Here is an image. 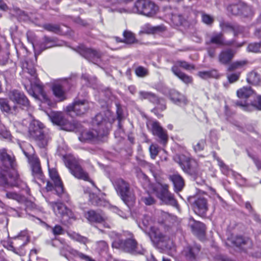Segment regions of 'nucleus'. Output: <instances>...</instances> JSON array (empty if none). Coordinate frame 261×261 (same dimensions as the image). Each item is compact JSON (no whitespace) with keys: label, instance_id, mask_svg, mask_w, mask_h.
<instances>
[{"label":"nucleus","instance_id":"f257e3e1","mask_svg":"<svg viewBox=\"0 0 261 261\" xmlns=\"http://www.w3.org/2000/svg\"><path fill=\"white\" fill-rule=\"evenodd\" d=\"M14 157L8 154L5 149L0 150V186L6 191V196H18L7 190L17 186L20 182L18 174L14 170Z\"/></svg>","mask_w":261,"mask_h":261},{"label":"nucleus","instance_id":"f03ea898","mask_svg":"<svg viewBox=\"0 0 261 261\" xmlns=\"http://www.w3.org/2000/svg\"><path fill=\"white\" fill-rule=\"evenodd\" d=\"M22 68L23 74L27 73L30 76L25 75L29 80L30 85H27V83L24 84L29 93L35 99H38L42 102L50 105V101L44 92L43 86L38 80L34 64L31 61H25L23 63Z\"/></svg>","mask_w":261,"mask_h":261},{"label":"nucleus","instance_id":"7ed1b4c3","mask_svg":"<svg viewBox=\"0 0 261 261\" xmlns=\"http://www.w3.org/2000/svg\"><path fill=\"white\" fill-rule=\"evenodd\" d=\"M29 134L40 148L46 147L50 140L48 130L42 122L37 120H33L30 123Z\"/></svg>","mask_w":261,"mask_h":261},{"label":"nucleus","instance_id":"20e7f679","mask_svg":"<svg viewBox=\"0 0 261 261\" xmlns=\"http://www.w3.org/2000/svg\"><path fill=\"white\" fill-rule=\"evenodd\" d=\"M158 10V6L149 0H137L133 7L128 12L152 17L156 14Z\"/></svg>","mask_w":261,"mask_h":261},{"label":"nucleus","instance_id":"39448f33","mask_svg":"<svg viewBox=\"0 0 261 261\" xmlns=\"http://www.w3.org/2000/svg\"><path fill=\"white\" fill-rule=\"evenodd\" d=\"M64 159L66 166L75 177L86 181L90 180L88 173L82 168L79 160L72 156L65 157Z\"/></svg>","mask_w":261,"mask_h":261},{"label":"nucleus","instance_id":"423d86ee","mask_svg":"<svg viewBox=\"0 0 261 261\" xmlns=\"http://www.w3.org/2000/svg\"><path fill=\"white\" fill-rule=\"evenodd\" d=\"M149 236L154 243L167 249H171L173 247V241L155 226L150 227Z\"/></svg>","mask_w":261,"mask_h":261},{"label":"nucleus","instance_id":"0eeeda50","mask_svg":"<svg viewBox=\"0 0 261 261\" xmlns=\"http://www.w3.org/2000/svg\"><path fill=\"white\" fill-rule=\"evenodd\" d=\"M112 246L113 247L119 248L123 249L124 251L136 254H143L144 250L141 246L139 247L135 240L129 238L124 241L119 240V241H114Z\"/></svg>","mask_w":261,"mask_h":261},{"label":"nucleus","instance_id":"6e6552de","mask_svg":"<svg viewBox=\"0 0 261 261\" xmlns=\"http://www.w3.org/2000/svg\"><path fill=\"white\" fill-rule=\"evenodd\" d=\"M49 175L50 179L54 182V186L50 182L47 181L46 190L47 191H55L57 195H65L66 194L62 182L59 177L56 169L54 168L49 169Z\"/></svg>","mask_w":261,"mask_h":261},{"label":"nucleus","instance_id":"1a4fd4ad","mask_svg":"<svg viewBox=\"0 0 261 261\" xmlns=\"http://www.w3.org/2000/svg\"><path fill=\"white\" fill-rule=\"evenodd\" d=\"M85 217L90 223H101L105 228H111L113 225L110 218L102 211L90 210L85 213Z\"/></svg>","mask_w":261,"mask_h":261},{"label":"nucleus","instance_id":"9d476101","mask_svg":"<svg viewBox=\"0 0 261 261\" xmlns=\"http://www.w3.org/2000/svg\"><path fill=\"white\" fill-rule=\"evenodd\" d=\"M24 153L29 160L32 168V174L35 178V181L39 186H41L42 183L45 184V181L38 158L35 155L29 157L27 152L24 151Z\"/></svg>","mask_w":261,"mask_h":261},{"label":"nucleus","instance_id":"9b49d317","mask_svg":"<svg viewBox=\"0 0 261 261\" xmlns=\"http://www.w3.org/2000/svg\"><path fill=\"white\" fill-rule=\"evenodd\" d=\"M89 108V102L85 100H75L73 102L66 108L67 111L71 116L74 114L75 115L84 114Z\"/></svg>","mask_w":261,"mask_h":261},{"label":"nucleus","instance_id":"f8f14e48","mask_svg":"<svg viewBox=\"0 0 261 261\" xmlns=\"http://www.w3.org/2000/svg\"><path fill=\"white\" fill-rule=\"evenodd\" d=\"M92 124L97 127V129L101 130L100 135H107L111 122L109 118L105 114L99 113L97 114L92 120Z\"/></svg>","mask_w":261,"mask_h":261},{"label":"nucleus","instance_id":"ddd939ff","mask_svg":"<svg viewBox=\"0 0 261 261\" xmlns=\"http://www.w3.org/2000/svg\"><path fill=\"white\" fill-rule=\"evenodd\" d=\"M200 251V247L199 245H188L181 251V257L186 261H195Z\"/></svg>","mask_w":261,"mask_h":261},{"label":"nucleus","instance_id":"4468645a","mask_svg":"<svg viewBox=\"0 0 261 261\" xmlns=\"http://www.w3.org/2000/svg\"><path fill=\"white\" fill-rule=\"evenodd\" d=\"M10 99L16 104L22 107V109H28L30 106L29 101L24 94L16 90L10 92L9 94Z\"/></svg>","mask_w":261,"mask_h":261},{"label":"nucleus","instance_id":"2eb2a0df","mask_svg":"<svg viewBox=\"0 0 261 261\" xmlns=\"http://www.w3.org/2000/svg\"><path fill=\"white\" fill-rule=\"evenodd\" d=\"M50 204L53 207L54 211L60 215L63 218L65 217H67L69 219H75L72 212L68 209L63 203L57 201L51 202Z\"/></svg>","mask_w":261,"mask_h":261},{"label":"nucleus","instance_id":"dca6fc26","mask_svg":"<svg viewBox=\"0 0 261 261\" xmlns=\"http://www.w3.org/2000/svg\"><path fill=\"white\" fill-rule=\"evenodd\" d=\"M101 133V130H97L96 128L85 130L81 134L79 138L82 142L100 140L102 137L105 136V135H100Z\"/></svg>","mask_w":261,"mask_h":261},{"label":"nucleus","instance_id":"f3484780","mask_svg":"<svg viewBox=\"0 0 261 261\" xmlns=\"http://www.w3.org/2000/svg\"><path fill=\"white\" fill-rule=\"evenodd\" d=\"M235 104L245 111L250 112L255 110H261V96L257 95L256 100L250 104L247 103L246 101H242L240 100L237 101Z\"/></svg>","mask_w":261,"mask_h":261},{"label":"nucleus","instance_id":"a211bd4d","mask_svg":"<svg viewBox=\"0 0 261 261\" xmlns=\"http://www.w3.org/2000/svg\"><path fill=\"white\" fill-rule=\"evenodd\" d=\"M189 225L193 233L200 240H202L204 238L205 226L203 223L191 218L190 219Z\"/></svg>","mask_w":261,"mask_h":261},{"label":"nucleus","instance_id":"6ab92c4d","mask_svg":"<svg viewBox=\"0 0 261 261\" xmlns=\"http://www.w3.org/2000/svg\"><path fill=\"white\" fill-rule=\"evenodd\" d=\"M194 212L199 216L204 215L207 210L206 200L203 197H199L193 202Z\"/></svg>","mask_w":261,"mask_h":261},{"label":"nucleus","instance_id":"aec40b11","mask_svg":"<svg viewBox=\"0 0 261 261\" xmlns=\"http://www.w3.org/2000/svg\"><path fill=\"white\" fill-rule=\"evenodd\" d=\"M174 160L177 163L184 171L189 173L191 168L192 160L184 154H177L174 156Z\"/></svg>","mask_w":261,"mask_h":261},{"label":"nucleus","instance_id":"412c9836","mask_svg":"<svg viewBox=\"0 0 261 261\" xmlns=\"http://www.w3.org/2000/svg\"><path fill=\"white\" fill-rule=\"evenodd\" d=\"M51 121L58 125L61 126L64 129L70 130L72 126H70V128H68V121L64 117L63 115L61 112L54 113L50 116Z\"/></svg>","mask_w":261,"mask_h":261},{"label":"nucleus","instance_id":"4be33fe9","mask_svg":"<svg viewBox=\"0 0 261 261\" xmlns=\"http://www.w3.org/2000/svg\"><path fill=\"white\" fill-rule=\"evenodd\" d=\"M115 189L120 196H129L131 194L129 185L122 179L115 181Z\"/></svg>","mask_w":261,"mask_h":261},{"label":"nucleus","instance_id":"5701e85b","mask_svg":"<svg viewBox=\"0 0 261 261\" xmlns=\"http://www.w3.org/2000/svg\"><path fill=\"white\" fill-rule=\"evenodd\" d=\"M232 242L236 246L244 249L250 248L252 246V242L249 238L241 236H236L233 239Z\"/></svg>","mask_w":261,"mask_h":261},{"label":"nucleus","instance_id":"b1692460","mask_svg":"<svg viewBox=\"0 0 261 261\" xmlns=\"http://www.w3.org/2000/svg\"><path fill=\"white\" fill-rule=\"evenodd\" d=\"M52 91L58 101H62L66 99V92L63 84L55 83L52 86Z\"/></svg>","mask_w":261,"mask_h":261},{"label":"nucleus","instance_id":"393cba45","mask_svg":"<svg viewBox=\"0 0 261 261\" xmlns=\"http://www.w3.org/2000/svg\"><path fill=\"white\" fill-rule=\"evenodd\" d=\"M0 109L7 113L16 114L18 111L19 107L16 105L11 106L7 98H0Z\"/></svg>","mask_w":261,"mask_h":261},{"label":"nucleus","instance_id":"a878e982","mask_svg":"<svg viewBox=\"0 0 261 261\" xmlns=\"http://www.w3.org/2000/svg\"><path fill=\"white\" fill-rule=\"evenodd\" d=\"M235 54V51L231 49L223 50L219 55V62L224 65L229 64L232 60Z\"/></svg>","mask_w":261,"mask_h":261},{"label":"nucleus","instance_id":"bb28decb","mask_svg":"<svg viewBox=\"0 0 261 261\" xmlns=\"http://www.w3.org/2000/svg\"><path fill=\"white\" fill-rule=\"evenodd\" d=\"M176 216L165 212H161L159 214L158 222L161 224L170 226L174 224L176 221Z\"/></svg>","mask_w":261,"mask_h":261},{"label":"nucleus","instance_id":"cd10ccee","mask_svg":"<svg viewBox=\"0 0 261 261\" xmlns=\"http://www.w3.org/2000/svg\"><path fill=\"white\" fill-rule=\"evenodd\" d=\"M170 98L175 104L179 106L185 105L187 103L186 97L175 90H172L170 92Z\"/></svg>","mask_w":261,"mask_h":261},{"label":"nucleus","instance_id":"c85d7f7f","mask_svg":"<svg viewBox=\"0 0 261 261\" xmlns=\"http://www.w3.org/2000/svg\"><path fill=\"white\" fill-rule=\"evenodd\" d=\"M180 67L187 70L194 69V65L189 64L186 61L179 60L175 62L174 65L171 68V71L172 72H182L179 69Z\"/></svg>","mask_w":261,"mask_h":261},{"label":"nucleus","instance_id":"c756f323","mask_svg":"<svg viewBox=\"0 0 261 261\" xmlns=\"http://www.w3.org/2000/svg\"><path fill=\"white\" fill-rule=\"evenodd\" d=\"M56 45H57V44L54 38L45 37L44 38L43 42L38 45H36L35 46L33 45V46L35 50H36V48L38 47V48L42 51Z\"/></svg>","mask_w":261,"mask_h":261},{"label":"nucleus","instance_id":"7c9ffc66","mask_svg":"<svg viewBox=\"0 0 261 261\" xmlns=\"http://www.w3.org/2000/svg\"><path fill=\"white\" fill-rule=\"evenodd\" d=\"M76 51L81 56H82L87 60L88 59H89V56L91 54H96V49L91 48H88L84 45H79L76 48Z\"/></svg>","mask_w":261,"mask_h":261},{"label":"nucleus","instance_id":"2f4dec72","mask_svg":"<svg viewBox=\"0 0 261 261\" xmlns=\"http://www.w3.org/2000/svg\"><path fill=\"white\" fill-rule=\"evenodd\" d=\"M169 16L171 22L175 26H179L183 24L186 20L184 16L178 13L176 11L172 12Z\"/></svg>","mask_w":261,"mask_h":261},{"label":"nucleus","instance_id":"473e14b6","mask_svg":"<svg viewBox=\"0 0 261 261\" xmlns=\"http://www.w3.org/2000/svg\"><path fill=\"white\" fill-rule=\"evenodd\" d=\"M210 42L219 45H230L231 43H225L222 33H214L211 38Z\"/></svg>","mask_w":261,"mask_h":261},{"label":"nucleus","instance_id":"72a5a7b5","mask_svg":"<svg viewBox=\"0 0 261 261\" xmlns=\"http://www.w3.org/2000/svg\"><path fill=\"white\" fill-rule=\"evenodd\" d=\"M255 94V92L250 87L245 86L239 89L237 94L240 98H247Z\"/></svg>","mask_w":261,"mask_h":261},{"label":"nucleus","instance_id":"f704fd0d","mask_svg":"<svg viewBox=\"0 0 261 261\" xmlns=\"http://www.w3.org/2000/svg\"><path fill=\"white\" fill-rule=\"evenodd\" d=\"M170 179L173 182L176 191H180L184 186L182 178L178 174L170 176Z\"/></svg>","mask_w":261,"mask_h":261},{"label":"nucleus","instance_id":"c9c22d12","mask_svg":"<svg viewBox=\"0 0 261 261\" xmlns=\"http://www.w3.org/2000/svg\"><path fill=\"white\" fill-rule=\"evenodd\" d=\"M198 75L204 80H207L210 78L218 79L220 77L219 73L216 69L199 71L198 73Z\"/></svg>","mask_w":261,"mask_h":261},{"label":"nucleus","instance_id":"e433bc0d","mask_svg":"<svg viewBox=\"0 0 261 261\" xmlns=\"http://www.w3.org/2000/svg\"><path fill=\"white\" fill-rule=\"evenodd\" d=\"M247 82L253 85H258L261 82L260 75L255 71L253 70L247 74Z\"/></svg>","mask_w":261,"mask_h":261},{"label":"nucleus","instance_id":"4c0bfd02","mask_svg":"<svg viewBox=\"0 0 261 261\" xmlns=\"http://www.w3.org/2000/svg\"><path fill=\"white\" fill-rule=\"evenodd\" d=\"M148 128L151 132L153 135L157 133H159L163 128L161 126L160 123L156 120H150L147 122Z\"/></svg>","mask_w":261,"mask_h":261},{"label":"nucleus","instance_id":"58836bf2","mask_svg":"<svg viewBox=\"0 0 261 261\" xmlns=\"http://www.w3.org/2000/svg\"><path fill=\"white\" fill-rule=\"evenodd\" d=\"M153 190L156 191V193L160 194V196H169L168 186L166 184H158L154 187Z\"/></svg>","mask_w":261,"mask_h":261},{"label":"nucleus","instance_id":"ea45409f","mask_svg":"<svg viewBox=\"0 0 261 261\" xmlns=\"http://www.w3.org/2000/svg\"><path fill=\"white\" fill-rule=\"evenodd\" d=\"M246 61H237L231 63L227 68V70L232 72L236 70L241 69L247 64Z\"/></svg>","mask_w":261,"mask_h":261},{"label":"nucleus","instance_id":"a19ab883","mask_svg":"<svg viewBox=\"0 0 261 261\" xmlns=\"http://www.w3.org/2000/svg\"><path fill=\"white\" fill-rule=\"evenodd\" d=\"M243 3L239 2L236 4L230 5L227 7V11L233 15H240Z\"/></svg>","mask_w":261,"mask_h":261},{"label":"nucleus","instance_id":"79ce46f5","mask_svg":"<svg viewBox=\"0 0 261 261\" xmlns=\"http://www.w3.org/2000/svg\"><path fill=\"white\" fill-rule=\"evenodd\" d=\"M124 42L126 44H133L137 42L134 34L128 31H125L123 33Z\"/></svg>","mask_w":261,"mask_h":261},{"label":"nucleus","instance_id":"37998d69","mask_svg":"<svg viewBox=\"0 0 261 261\" xmlns=\"http://www.w3.org/2000/svg\"><path fill=\"white\" fill-rule=\"evenodd\" d=\"M214 157L218 162V164L220 167L222 173L226 175H229L230 171L232 170L230 169L220 159L216 156V153L215 152L214 153Z\"/></svg>","mask_w":261,"mask_h":261},{"label":"nucleus","instance_id":"c03bdc74","mask_svg":"<svg viewBox=\"0 0 261 261\" xmlns=\"http://www.w3.org/2000/svg\"><path fill=\"white\" fill-rule=\"evenodd\" d=\"M14 199L18 202L23 204L28 208L33 209L35 207V204L30 200H28L26 197H13Z\"/></svg>","mask_w":261,"mask_h":261},{"label":"nucleus","instance_id":"a18cd8bd","mask_svg":"<svg viewBox=\"0 0 261 261\" xmlns=\"http://www.w3.org/2000/svg\"><path fill=\"white\" fill-rule=\"evenodd\" d=\"M173 73L186 84H191L193 82L192 77L187 75L183 72H176Z\"/></svg>","mask_w":261,"mask_h":261},{"label":"nucleus","instance_id":"49530a36","mask_svg":"<svg viewBox=\"0 0 261 261\" xmlns=\"http://www.w3.org/2000/svg\"><path fill=\"white\" fill-rule=\"evenodd\" d=\"M162 203L178 208V205L174 197H158Z\"/></svg>","mask_w":261,"mask_h":261},{"label":"nucleus","instance_id":"de8ad7c7","mask_svg":"<svg viewBox=\"0 0 261 261\" xmlns=\"http://www.w3.org/2000/svg\"><path fill=\"white\" fill-rule=\"evenodd\" d=\"M90 201L93 205L96 206H106L108 204L103 197H92Z\"/></svg>","mask_w":261,"mask_h":261},{"label":"nucleus","instance_id":"09e8293b","mask_svg":"<svg viewBox=\"0 0 261 261\" xmlns=\"http://www.w3.org/2000/svg\"><path fill=\"white\" fill-rule=\"evenodd\" d=\"M159 138V142L163 145H165L168 140V136L167 133V131L164 129L160 131L159 133H157L154 135Z\"/></svg>","mask_w":261,"mask_h":261},{"label":"nucleus","instance_id":"8fccbe9b","mask_svg":"<svg viewBox=\"0 0 261 261\" xmlns=\"http://www.w3.org/2000/svg\"><path fill=\"white\" fill-rule=\"evenodd\" d=\"M253 14V10L252 8L243 3V7L241 8L240 15L244 16L245 17H248L252 15Z\"/></svg>","mask_w":261,"mask_h":261},{"label":"nucleus","instance_id":"3c124183","mask_svg":"<svg viewBox=\"0 0 261 261\" xmlns=\"http://www.w3.org/2000/svg\"><path fill=\"white\" fill-rule=\"evenodd\" d=\"M247 49L249 51L253 53L261 52V42L250 43L248 46Z\"/></svg>","mask_w":261,"mask_h":261},{"label":"nucleus","instance_id":"603ef678","mask_svg":"<svg viewBox=\"0 0 261 261\" xmlns=\"http://www.w3.org/2000/svg\"><path fill=\"white\" fill-rule=\"evenodd\" d=\"M68 235L70 236L71 238L72 239L78 241L79 242H81L83 244H86L88 242V239L87 238L81 236L78 233L73 232L71 233H68Z\"/></svg>","mask_w":261,"mask_h":261},{"label":"nucleus","instance_id":"864d4df0","mask_svg":"<svg viewBox=\"0 0 261 261\" xmlns=\"http://www.w3.org/2000/svg\"><path fill=\"white\" fill-rule=\"evenodd\" d=\"M240 74V71H237L232 73L227 74V78L230 83H233L239 80Z\"/></svg>","mask_w":261,"mask_h":261},{"label":"nucleus","instance_id":"5fc2aeb1","mask_svg":"<svg viewBox=\"0 0 261 261\" xmlns=\"http://www.w3.org/2000/svg\"><path fill=\"white\" fill-rule=\"evenodd\" d=\"M43 27L45 30L54 33H58L60 32V26L57 24H46Z\"/></svg>","mask_w":261,"mask_h":261},{"label":"nucleus","instance_id":"6e6d98bb","mask_svg":"<svg viewBox=\"0 0 261 261\" xmlns=\"http://www.w3.org/2000/svg\"><path fill=\"white\" fill-rule=\"evenodd\" d=\"M220 27L224 32L234 31V28L229 23L221 21L220 22Z\"/></svg>","mask_w":261,"mask_h":261},{"label":"nucleus","instance_id":"4d7b16f0","mask_svg":"<svg viewBox=\"0 0 261 261\" xmlns=\"http://www.w3.org/2000/svg\"><path fill=\"white\" fill-rule=\"evenodd\" d=\"M149 152L151 158L152 159H154L159 153L158 146L153 144L150 145L149 147Z\"/></svg>","mask_w":261,"mask_h":261},{"label":"nucleus","instance_id":"13d9d810","mask_svg":"<svg viewBox=\"0 0 261 261\" xmlns=\"http://www.w3.org/2000/svg\"><path fill=\"white\" fill-rule=\"evenodd\" d=\"M135 73L138 76L144 77L148 74V71L144 67L139 66L136 69Z\"/></svg>","mask_w":261,"mask_h":261},{"label":"nucleus","instance_id":"bf43d9fd","mask_svg":"<svg viewBox=\"0 0 261 261\" xmlns=\"http://www.w3.org/2000/svg\"><path fill=\"white\" fill-rule=\"evenodd\" d=\"M101 57V53L96 50V54H91L88 60L93 63H95L100 59Z\"/></svg>","mask_w":261,"mask_h":261},{"label":"nucleus","instance_id":"052dcab7","mask_svg":"<svg viewBox=\"0 0 261 261\" xmlns=\"http://www.w3.org/2000/svg\"><path fill=\"white\" fill-rule=\"evenodd\" d=\"M52 232L55 236H59L63 234L64 230L63 227L59 225H56L54 227L51 228Z\"/></svg>","mask_w":261,"mask_h":261},{"label":"nucleus","instance_id":"680f3d73","mask_svg":"<svg viewBox=\"0 0 261 261\" xmlns=\"http://www.w3.org/2000/svg\"><path fill=\"white\" fill-rule=\"evenodd\" d=\"M202 20L204 23L208 25H211L214 22V19L211 16L204 13L202 14Z\"/></svg>","mask_w":261,"mask_h":261},{"label":"nucleus","instance_id":"e2e57ef3","mask_svg":"<svg viewBox=\"0 0 261 261\" xmlns=\"http://www.w3.org/2000/svg\"><path fill=\"white\" fill-rule=\"evenodd\" d=\"M122 200L128 207L132 206L135 202V197H121Z\"/></svg>","mask_w":261,"mask_h":261},{"label":"nucleus","instance_id":"0e129e2a","mask_svg":"<svg viewBox=\"0 0 261 261\" xmlns=\"http://www.w3.org/2000/svg\"><path fill=\"white\" fill-rule=\"evenodd\" d=\"M205 142L203 140H200L196 145L194 146V149L196 151H200L204 149Z\"/></svg>","mask_w":261,"mask_h":261},{"label":"nucleus","instance_id":"69168bd1","mask_svg":"<svg viewBox=\"0 0 261 261\" xmlns=\"http://www.w3.org/2000/svg\"><path fill=\"white\" fill-rule=\"evenodd\" d=\"M142 201L144 202L145 204L150 205L153 204L155 200L153 197H145L144 198L142 199Z\"/></svg>","mask_w":261,"mask_h":261},{"label":"nucleus","instance_id":"338daca9","mask_svg":"<svg viewBox=\"0 0 261 261\" xmlns=\"http://www.w3.org/2000/svg\"><path fill=\"white\" fill-rule=\"evenodd\" d=\"M151 93L145 91H140L139 92V97L141 99H148L149 98Z\"/></svg>","mask_w":261,"mask_h":261},{"label":"nucleus","instance_id":"774afa93","mask_svg":"<svg viewBox=\"0 0 261 261\" xmlns=\"http://www.w3.org/2000/svg\"><path fill=\"white\" fill-rule=\"evenodd\" d=\"M236 180L237 183L240 185L242 186L245 184V179L243 178L239 174H238L236 177Z\"/></svg>","mask_w":261,"mask_h":261}]
</instances>
